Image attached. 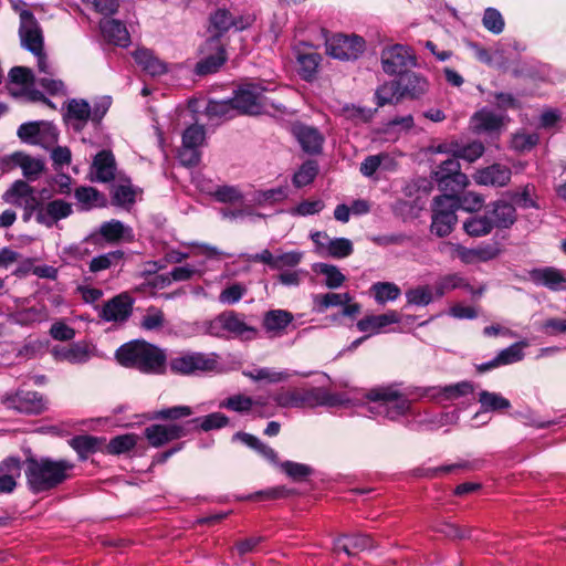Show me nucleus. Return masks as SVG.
<instances>
[{"mask_svg":"<svg viewBox=\"0 0 566 566\" xmlns=\"http://www.w3.org/2000/svg\"><path fill=\"white\" fill-rule=\"evenodd\" d=\"M22 4L21 1H15L13 2V8L19 12L20 17L19 34L22 46L36 56L38 69L42 74L36 78V84L51 95H63L65 94L64 83L53 77L55 74L54 67L43 52L42 30L33 13L20 8Z\"/></svg>","mask_w":566,"mask_h":566,"instance_id":"obj_1","label":"nucleus"},{"mask_svg":"<svg viewBox=\"0 0 566 566\" xmlns=\"http://www.w3.org/2000/svg\"><path fill=\"white\" fill-rule=\"evenodd\" d=\"M367 410L375 418L398 421L412 416V403L398 384L380 385L370 388L366 395Z\"/></svg>","mask_w":566,"mask_h":566,"instance_id":"obj_2","label":"nucleus"},{"mask_svg":"<svg viewBox=\"0 0 566 566\" xmlns=\"http://www.w3.org/2000/svg\"><path fill=\"white\" fill-rule=\"evenodd\" d=\"M24 474L30 490L34 493L56 488L71 478L75 468L69 460L51 458L28 459Z\"/></svg>","mask_w":566,"mask_h":566,"instance_id":"obj_3","label":"nucleus"},{"mask_svg":"<svg viewBox=\"0 0 566 566\" xmlns=\"http://www.w3.org/2000/svg\"><path fill=\"white\" fill-rule=\"evenodd\" d=\"M115 356L120 365L147 374L161 373L166 363L164 350L145 340H133L122 345Z\"/></svg>","mask_w":566,"mask_h":566,"instance_id":"obj_4","label":"nucleus"},{"mask_svg":"<svg viewBox=\"0 0 566 566\" xmlns=\"http://www.w3.org/2000/svg\"><path fill=\"white\" fill-rule=\"evenodd\" d=\"M111 104L112 101L108 96H103L95 101L93 106L86 99L72 98L67 102L64 120L73 130L81 132L90 120L94 124H99Z\"/></svg>","mask_w":566,"mask_h":566,"instance_id":"obj_5","label":"nucleus"},{"mask_svg":"<svg viewBox=\"0 0 566 566\" xmlns=\"http://www.w3.org/2000/svg\"><path fill=\"white\" fill-rule=\"evenodd\" d=\"M206 333L214 337L232 336L242 340H251L256 337L258 329L245 322L243 314L228 311L208 322Z\"/></svg>","mask_w":566,"mask_h":566,"instance_id":"obj_6","label":"nucleus"},{"mask_svg":"<svg viewBox=\"0 0 566 566\" xmlns=\"http://www.w3.org/2000/svg\"><path fill=\"white\" fill-rule=\"evenodd\" d=\"M266 91L268 88L261 82H249L239 86L232 97L238 113L259 115L269 113L270 108L280 111V106L270 102L269 98L264 96Z\"/></svg>","mask_w":566,"mask_h":566,"instance_id":"obj_7","label":"nucleus"},{"mask_svg":"<svg viewBox=\"0 0 566 566\" xmlns=\"http://www.w3.org/2000/svg\"><path fill=\"white\" fill-rule=\"evenodd\" d=\"M169 365L172 371L182 375L216 371L219 356L216 353L187 352L171 358Z\"/></svg>","mask_w":566,"mask_h":566,"instance_id":"obj_8","label":"nucleus"},{"mask_svg":"<svg viewBox=\"0 0 566 566\" xmlns=\"http://www.w3.org/2000/svg\"><path fill=\"white\" fill-rule=\"evenodd\" d=\"M72 212V205L62 199H55L46 203H40L36 201L35 205H31L27 200L23 218L27 221L32 214H34L38 223L51 228L60 220L70 217Z\"/></svg>","mask_w":566,"mask_h":566,"instance_id":"obj_9","label":"nucleus"},{"mask_svg":"<svg viewBox=\"0 0 566 566\" xmlns=\"http://www.w3.org/2000/svg\"><path fill=\"white\" fill-rule=\"evenodd\" d=\"M441 251L448 253L452 259H459L464 264H474L495 259L501 250L499 243H482L475 248H467L454 242H444Z\"/></svg>","mask_w":566,"mask_h":566,"instance_id":"obj_10","label":"nucleus"},{"mask_svg":"<svg viewBox=\"0 0 566 566\" xmlns=\"http://www.w3.org/2000/svg\"><path fill=\"white\" fill-rule=\"evenodd\" d=\"M457 201L452 195L434 198L432 205L431 232L442 238L451 233L457 222Z\"/></svg>","mask_w":566,"mask_h":566,"instance_id":"obj_11","label":"nucleus"},{"mask_svg":"<svg viewBox=\"0 0 566 566\" xmlns=\"http://www.w3.org/2000/svg\"><path fill=\"white\" fill-rule=\"evenodd\" d=\"M1 402L7 409L25 415H40L46 409L43 396L33 390L18 389L6 394Z\"/></svg>","mask_w":566,"mask_h":566,"instance_id":"obj_12","label":"nucleus"},{"mask_svg":"<svg viewBox=\"0 0 566 566\" xmlns=\"http://www.w3.org/2000/svg\"><path fill=\"white\" fill-rule=\"evenodd\" d=\"M433 176L443 191L459 192L469 184L468 176L461 172L459 160L453 156L443 160L433 171Z\"/></svg>","mask_w":566,"mask_h":566,"instance_id":"obj_13","label":"nucleus"},{"mask_svg":"<svg viewBox=\"0 0 566 566\" xmlns=\"http://www.w3.org/2000/svg\"><path fill=\"white\" fill-rule=\"evenodd\" d=\"M365 50V40L358 35L336 34L326 41V53L334 59L355 60Z\"/></svg>","mask_w":566,"mask_h":566,"instance_id":"obj_14","label":"nucleus"},{"mask_svg":"<svg viewBox=\"0 0 566 566\" xmlns=\"http://www.w3.org/2000/svg\"><path fill=\"white\" fill-rule=\"evenodd\" d=\"M416 64L415 56L408 46L395 44L381 52V65L385 73L389 75L403 74L409 66Z\"/></svg>","mask_w":566,"mask_h":566,"instance_id":"obj_15","label":"nucleus"},{"mask_svg":"<svg viewBox=\"0 0 566 566\" xmlns=\"http://www.w3.org/2000/svg\"><path fill=\"white\" fill-rule=\"evenodd\" d=\"M188 423L150 424L145 429V437L151 447L158 448L189 433Z\"/></svg>","mask_w":566,"mask_h":566,"instance_id":"obj_16","label":"nucleus"},{"mask_svg":"<svg viewBox=\"0 0 566 566\" xmlns=\"http://www.w3.org/2000/svg\"><path fill=\"white\" fill-rule=\"evenodd\" d=\"M294 54L296 60V72L300 77L306 82L314 81L317 77L322 55L313 51L306 43L295 46Z\"/></svg>","mask_w":566,"mask_h":566,"instance_id":"obj_17","label":"nucleus"},{"mask_svg":"<svg viewBox=\"0 0 566 566\" xmlns=\"http://www.w3.org/2000/svg\"><path fill=\"white\" fill-rule=\"evenodd\" d=\"M51 353L56 361L82 365L95 355V347L86 342H76L70 345H56Z\"/></svg>","mask_w":566,"mask_h":566,"instance_id":"obj_18","label":"nucleus"},{"mask_svg":"<svg viewBox=\"0 0 566 566\" xmlns=\"http://www.w3.org/2000/svg\"><path fill=\"white\" fill-rule=\"evenodd\" d=\"M302 398V408L304 407H317V406H326V407H337V406H348L350 403V399L346 394L342 392H329L324 388L316 387L307 390L301 391Z\"/></svg>","mask_w":566,"mask_h":566,"instance_id":"obj_19","label":"nucleus"},{"mask_svg":"<svg viewBox=\"0 0 566 566\" xmlns=\"http://www.w3.org/2000/svg\"><path fill=\"white\" fill-rule=\"evenodd\" d=\"M133 304L128 293H120L104 304L99 316L106 322H124L130 316Z\"/></svg>","mask_w":566,"mask_h":566,"instance_id":"obj_20","label":"nucleus"},{"mask_svg":"<svg viewBox=\"0 0 566 566\" xmlns=\"http://www.w3.org/2000/svg\"><path fill=\"white\" fill-rule=\"evenodd\" d=\"M530 280L537 286H544L553 292L565 290L566 275L554 266L536 268L528 272Z\"/></svg>","mask_w":566,"mask_h":566,"instance_id":"obj_21","label":"nucleus"},{"mask_svg":"<svg viewBox=\"0 0 566 566\" xmlns=\"http://www.w3.org/2000/svg\"><path fill=\"white\" fill-rule=\"evenodd\" d=\"M252 19L250 17H239L234 19L228 10L218 9L210 17L211 29L216 32L211 38H218L220 41V36L230 28L242 31L250 27Z\"/></svg>","mask_w":566,"mask_h":566,"instance_id":"obj_22","label":"nucleus"},{"mask_svg":"<svg viewBox=\"0 0 566 566\" xmlns=\"http://www.w3.org/2000/svg\"><path fill=\"white\" fill-rule=\"evenodd\" d=\"M292 134L305 153L311 155L321 153L324 136L317 128L297 123L292 126Z\"/></svg>","mask_w":566,"mask_h":566,"instance_id":"obj_23","label":"nucleus"},{"mask_svg":"<svg viewBox=\"0 0 566 566\" xmlns=\"http://www.w3.org/2000/svg\"><path fill=\"white\" fill-rule=\"evenodd\" d=\"M512 177V170L503 164H493L485 168L476 170L473 176L474 181L481 186L504 187Z\"/></svg>","mask_w":566,"mask_h":566,"instance_id":"obj_24","label":"nucleus"},{"mask_svg":"<svg viewBox=\"0 0 566 566\" xmlns=\"http://www.w3.org/2000/svg\"><path fill=\"white\" fill-rule=\"evenodd\" d=\"M400 322V316L396 311H388L384 314L367 315L359 319L356 327L368 336L376 335L386 331V327Z\"/></svg>","mask_w":566,"mask_h":566,"instance_id":"obj_25","label":"nucleus"},{"mask_svg":"<svg viewBox=\"0 0 566 566\" xmlns=\"http://www.w3.org/2000/svg\"><path fill=\"white\" fill-rule=\"evenodd\" d=\"M116 163L114 155L108 150L99 151L91 166V180L108 182L115 178Z\"/></svg>","mask_w":566,"mask_h":566,"instance_id":"obj_26","label":"nucleus"},{"mask_svg":"<svg viewBox=\"0 0 566 566\" xmlns=\"http://www.w3.org/2000/svg\"><path fill=\"white\" fill-rule=\"evenodd\" d=\"M206 45L209 50L214 52L197 63L196 73L198 75H206L217 72L227 60L226 51L218 38H210Z\"/></svg>","mask_w":566,"mask_h":566,"instance_id":"obj_27","label":"nucleus"},{"mask_svg":"<svg viewBox=\"0 0 566 566\" xmlns=\"http://www.w3.org/2000/svg\"><path fill=\"white\" fill-rule=\"evenodd\" d=\"M474 386L472 382L461 381L448 386L428 387L422 390L421 395L442 401L458 399L460 397L472 394Z\"/></svg>","mask_w":566,"mask_h":566,"instance_id":"obj_28","label":"nucleus"},{"mask_svg":"<svg viewBox=\"0 0 566 566\" xmlns=\"http://www.w3.org/2000/svg\"><path fill=\"white\" fill-rule=\"evenodd\" d=\"M527 346V343L516 342L509 347L502 349L492 360L482 364L479 366L480 371H486L492 368H496L500 366L511 365L517 361H521L525 354L524 348Z\"/></svg>","mask_w":566,"mask_h":566,"instance_id":"obj_29","label":"nucleus"},{"mask_svg":"<svg viewBox=\"0 0 566 566\" xmlns=\"http://www.w3.org/2000/svg\"><path fill=\"white\" fill-rule=\"evenodd\" d=\"M486 212L493 223V228L507 229L516 220V211L513 205L497 200L488 206Z\"/></svg>","mask_w":566,"mask_h":566,"instance_id":"obj_30","label":"nucleus"},{"mask_svg":"<svg viewBox=\"0 0 566 566\" xmlns=\"http://www.w3.org/2000/svg\"><path fill=\"white\" fill-rule=\"evenodd\" d=\"M137 65L150 76H159L168 72V64L160 60L151 50L138 49L134 52Z\"/></svg>","mask_w":566,"mask_h":566,"instance_id":"obj_31","label":"nucleus"},{"mask_svg":"<svg viewBox=\"0 0 566 566\" xmlns=\"http://www.w3.org/2000/svg\"><path fill=\"white\" fill-rule=\"evenodd\" d=\"M373 547V538L365 534L343 536L337 538L334 543V551L336 553L344 552L348 556H353L366 549H371Z\"/></svg>","mask_w":566,"mask_h":566,"instance_id":"obj_32","label":"nucleus"},{"mask_svg":"<svg viewBox=\"0 0 566 566\" xmlns=\"http://www.w3.org/2000/svg\"><path fill=\"white\" fill-rule=\"evenodd\" d=\"M21 475V461L19 458H8L0 464V493H11L17 486Z\"/></svg>","mask_w":566,"mask_h":566,"instance_id":"obj_33","label":"nucleus"},{"mask_svg":"<svg viewBox=\"0 0 566 566\" xmlns=\"http://www.w3.org/2000/svg\"><path fill=\"white\" fill-rule=\"evenodd\" d=\"M99 29L104 38L109 42L124 48L129 45V33L126 25L119 20L104 19L99 22Z\"/></svg>","mask_w":566,"mask_h":566,"instance_id":"obj_34","label":"nucleus"},{"mask_svg":"<svg viewBox=\"0 0 566 566\" xmlns=\"http://www.w3.org/2000/svg\"><path fill=\"white\" fill-rule=\"evenodd\" d=\"M478 401L481 410L474 415V419L483 417L486 412L502 411L511 407L509 399L494 391L481 390L478 395Z\"/></svg>","mask_w":566,"mask_h":566,"instance_id":"obj_35","label":"nucleus"},{"mask_svg":"<svg viewBox=\"0 0 566 566\" xmlns=\"http://www.w3.org/2000/svg\"><path fill=\"white\" fill-rule=\"evenodd\" d=\"M49 311L42 303L30 307L18 308L12 313V321L22 326H30L36 323H42L49 319Z\"/></svg>","mask_w":566,"mask_h":566,"instance_id":"obj_36","label":"nucleus"},{"mask_svg":"<svg viewBox=\"0 0 566 566\" xmlns=\"http://www.w3.org/2000/svg\"><path fill=\"white\" fill-rule=\"evenodd\" d=\"M11 158L12 169L20 167L23 176L29 180H36L44 169V163L40 158H33L23 153H14Z\"/></svg>","mask_w":566,"mask_h":566,"instance_id":"obj_37","label":"nucleus"},{"mask_svg":"<svg viewBox=\"0 0 566 566\" xmlns=\"http://www.w3.org/2000/svg\"><path fill=\"white\" fill-rule=\"evenodd\" d=\"M473 129L478 133L499 130L504 122V116L491 109L483 108L472 117Z\"/></svg>","mask_w":566,"mask_h":566,"instance_id":"obj_38","label":"nucleus"},{"mask_svg":"<svg viewBox=\"0 0 566 566\" xmlns=\"http://www.w3.org/2000/svg\"><path fill=\"white\" fill-rule=\"evenodd\" d=\"M398 84L399 90H401L400 95H402V97H419L428 88V82L422 76L412 72H406L401 74L398 80Z\"/></svg>","mask_w":566,"mask_h":566,"instance_id":"obj_39","label":"nucleus"},{"mask_svg":"<svg viewBox=\"0 0 566 566\" xmlns=\"http://www.w3.org/2000/svg\"><path fill=\"white\" fill-rule=\"evenodd\" d=\"M233 440H238L247 447L255 450L260 455H262L272 464H279V457L275 450L262 442L258 437L245 432H237L233 436Z\"/></svg>","mask_w":566,"mask_h":566,"instance_id":"obj_40","label":"nucleus"},{"mask_svg":"<svg viewBox=\"0 0 566 566\" xmlns=\"http://www.w3.org/2000/svg\"><path fill=\"white\" fill-rule=\"evenodd\" d=\"M312 300L313 311L316 313H324L331 307L343 306L345 303H349L353 301V297L349 293L328 292L324 294H314Z\"/></svg>","mask_w":566,"mask_h":566,"instance_id":"obj_41","label":"nucleus"},{"mask_svg":"<svg viewBox=\"0 0 566 566\" xmlns=\"http://www.w3.org/2000/svg\"><path fill=\"white\" fill-rule=\"evenodd\" d=\"M2 199L11 205L23 206L25 208L27 200L31 205H35L36 200L32 196V188L24 181H15L2 196Z\"/></svg>","mask_w":566,"mask_h":566,"instance_id":"obj_42","label":"nucleus"},{"mask_svg":"<svg viewBox=\"0 0 566 566\" xmlns=\"http://www.w3.org/2000/svg\"><path fill=\"white\" fill-rule=\"evenodd\" d=\"M99 233L105 240L109 242H116L119 240L132 241L134 239L132 228L125 226L119 220H111L102 223Z\"/></svg>","mask_w":566,"mask_h":566,"instance_id":"obj_43","label":"nucleus"},{"mask_svg":"<svg viewBox=\"0 0 566 566\" xmlns=\"http://www.w3.org/2000/svg\"><path fill=\"white\" fill-rule=\"evenodd\" d=\"M312 269L316 274L324 276V285L331 290L340 287L346 281L345 274L334 264L318 262L314 263Z\"/></svg>","mask_w":566,"mask_h":566,"instance_id":"obj_44","label":"nucleus"},{"mask_svg":"<svg viewBox=\"0 0 566 566\" xmlns=\"http://www.w3.org/2000/svg\"><path fill=\"white\" fill-rule=\"evenodd\" d=\"M293 321V314L285 310H271L264 314L263 327L269 333L283 332Z\"/></svg>","mask_w":566,"mask_h":566,"instance_id":"obj_45","label":"nucleus"},{"mask_svg":"<svg viewBox=\"0 0 566 566\" xmlns=\"http://www.w3.org/2000/svg\"><path fill=\"white\" fill-rule=\"evenodd\" d=\"M455 289H465L472 294H482L483 290H479L475 292L460 274H448L440 277L436 284L434 290L438 297L443 296L446 293L453 291Z\"/></svg>","mask_w":566,"mask_h":566,"instance_id":"obj_46","label":"nucleus"},{"mask_svg":"<svg viewBox=\"0 0 566 566\" xmlns=\"http://www.w3.org/2000/svg\"><path fill=\"white\" fill-rule=\"evenodd\" d=\"M75 199L81 210H91L105 205L104 196L95 188L82 186L75 189Z\"/></svg>","mask_w":566,"mask_h":566,"instance_id":"obj_47","label":"nucleus"},{"mask_svg":"<svg viewBox=\"0 0 566 566\" xmlns=\"http://www.w3.org/2000/svg\"><path fill=\"white\" fill-rule=\"evenodd\" d=\"M243 375L253 381H264L266 384H277L285 381L291 374L276 370L269 367H259L251 370H243Z\"/></svg>","mask_w":566,"mask_h":566,"instance_id":"obj_48","label":"nucleus"},{"mask_svg":"<svg viewBox=\"0 0 566 566\" xmlns=\"http://www.w3.org/2000/svg\"><path fill=\"white\" fill-rule=\"evenodd\" d=\"M229 418L221 412H212L205 417H198L190 421H187L189 431L192 429L200 428L203 431H210L213 429H220L228 424Z\"/></svg>","mask_w":566,"mask_h":566,"instance_id":"obj_49","label":"nucleus"},{"mask_svg":"<svg viewBox=\"0 0 566 566\" xmlns=\"http://www.w3.org/2000/svg\"><path fill=\"white\" fill-rule=\"evenodd\" d=\"M370 292L380 305L396 301L401 294L399 286L392 282H376L370 286Z\"/></svg>","mask_w":566,"mask_h":566,"instance_id":"obj_50","label":"nucleus"},{"mask_svg":"<svg viewBox=\"0 0 566 566\" xmlns=\"http://www.w3.org/2000/svg\"><path fill=\"white\" fill-rule=\"evenodd\" d=\"M463 229L470 237H482L492 231L493 223L485 211L483 216L479 214L467 219L463 223Z\"/></svg>","mask_w":566,"mask_h":566,"instance_id":"obj_51","label":"nucleus"},{"mask_svg":"<svg viewBox=\"0 0 566 566\" xmlns=\"http://www.w3.org/2000/svg\"><path fill=\"white\" fill-rule=\"evenodd\" d=\"M238 112L231 99L209 101L206 106V114L210 119H229Z\"/></svg>","mask_w":566,"mask_h":566,"instance_id":"obj_52","label":"nucleus"},{"mask_svg":"<svg viewBox=\"0 0 566 566\" xmlns=\"http://www.w3.org/2000/svg\"><path fill=\"white\" fill-rule=\"evenodd\" d=\"M123 259L124 252L122 250L109 251L107 253L94 256L88 264V269L92 273L105 271L118 265Z\"/></svg>","mask_w":566,"mask_h":566,"instance_id":"obj_53","label":"nucleus"},{"mask_svg":"<svg viewBox=\"0 0 566 566\" xmlns=\"http://www.w3.org/2000/svg\"><path fill=\"white\" fill-rule=\"evenodd\" d=\"M287 198V188L277 187L268 190L254 191L251 198V202L256 206L265 207L271 206L275 202H280Z\"/></svg>","mask_w":566,"mask_h":566,"instance_id":"obj_54","label":"nucleus"},{"mask_svg":"<svg viewBox=\"0 0 566 566\" xmlns=\"http://www.w3.org/2000/svg\"><path fill=\"white\" fill-rule=\"evenodd\" d=\"M261 399H253L244 395H234L220 402L221 408H227L237 412H247L253 407L263 406Z\"/></svg>","mask_w":566,"mask_h":566,"instance_id":"obj_55","label":"nucleus"},{"mask_svg":"<svg viewBox=\"0 0 566 566\" xmlns=\"http://www.w3.org/2000/svg\"><path fill=\"white\" fill-rule=\"evenodd\" d=\"M400 92L398 81L382 84L377 88L375 94L377 105L381 107L386 104L397 103L402 97Z\"/></svg>","mask_w":566,"mask_h":566,"instance_id":"obj_56","label":"nucleus"},{"mask_svg":"<svg viewBox=\"0 0 566 566\" xmlns=\"http://www.w3.org/2000/svg\"><path fill=\"white\" fill-rule=\"evenodd\" d=\"M339 115L355 124H360L368 123L374 116V111L370 108L356 106L354 104H345L339 109Z\"/></svg>","mask_w":566,"mask_h":566,"instance_id":"obj_57","label":"nucleus"},{"mask_svg":"<svg viewBox=\"0 0 566 566\" xmlns=\"http://www.w3.org/2000/svg\"><path fill=\"white\" fill-rule=\"evenodd\" d=\"M136 444L137 436L134 433H126L111 439L106 448L109 454L117 455L130 451Z\"/></svg>","mask_w":566,"mask_h":566,"instance_id":"obj_58","label":"nucleus"},{"mask_svg":"<svg viewBox=\"0 0 566 566\" xmlns=\"http://www.w3.org/2000/svg\"><path fill=\"white\" fill-rule=\"evenodd\" d=\"M112 199L116 206L129 207L135 202L136 190L130 182L116 185L112 191Z\"/></svg>","mask_w":566,"mask_h":566,"instance_id":"obj_59","label":"nucleus"},{"mask_svg":"<svg viewBox=\"0 0 566 566\" xmlns=\"http://www.w3.org/2000/svg\"><path fill=\"white\" fill-rule=\"evenodd\" d=\"M354 251L353 243L346 238H331L328 241V249L325 256L334 259H344L349 256Z\"/></svg>","mask_w":566,"mask_h":566,"instance_id":"obj_60","label":"nucleus"},{"mask_svg":"<svg viewBox=\"0 0 566 566\" xmlns=\"http://www.w3.org/2000/svg\"><path fill=\"white\" fill-rule=\"evenodd\" d=\"M392 163L388 154L371 155L364 159L360 164V172L365 177H371L382 165L387 167Z\"/></svg>","mask_w":566,"mask_h":566,"instance_id":"obj_61","label":"nucleus"},{"mask_svg":"<svg viewBox=\"0 0 566 566\" xmlns=\"http://www.w3.org/2000/svg\"><path fill=\"white\" fill-rule=\"evenodd\" d=\"M57 128L49 122H42L33 145H39L49 149L57 143Z\"/></svg>","mask_w":566,"mask_h":566,"instance_id":"obj_62","label":"nucleus"},{"mask_svg":"<svg viewBox=\"0 0 566 566\" xmlns=\"http://www.w3.org/2000/svg\"><path fill=\"white\" fill-rule=\"evenodd\" d=\"M484 153V146L481 142H472L465 145H462L457 142V151L454 157L459 159L467 160L469 163H473L478 160Z\"/></svg>","mask_w":566,"mask_h":566,"instance_id":"obj_63","label":"nucleus"},{"mask_svg":"<svg viewBox=\"0 0 566 566\" xmlns=\"http://www.w3.org/2000/svg\"><path fill=\"white\" fill-rule=\"evenodd\" d=\"M483 27L493 34L503 32L505 22L501 12L495 8H486L482 18Z\"/></svg>","mask_w":566,"mask_h":566,"instance_id":"obj_64","label":"nucleus"}]
</instances>
